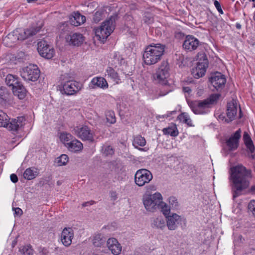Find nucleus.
<instances>
[{"label":"nucleus","instance_id":"obj_1","mask_svg":"<svg viewBox=\"0 0 255 255\" xmlns=\"http://www.w3.org/2000/svg\"><path fill=\"white\" fill-rule=\"evenodd\" d=\"M251 178V170L242 165L231 168L229 180L233 199L241 195L249 188Z\"/></svg>","mask_w":255,"mask_h":255},{"label":"nucleus","instance_id":"obj_2","mask_svg":"<svg viewBox=\"0 0 255 255\" xmlns=\"http://www.w3.org/2000/svg\"><path fill=\"white\" fill-rule=\"evenodd\" d=\"M39 30L38 27H30L26 29H17L5 36L2 40L3 43L7 46L11 47L17 40H23L35 35Z\"/></svg>","mask_w":255,"mask_h":255},{"label":"nucleus","instance_id":"obj_3","mask_svg":"<svg viewBox=\"0 0 255 255\" xmlns=\"http://www.w3.org/2000/svg\"><path fill=\"white\" fill-rule=\"evenodd\" d=\"M165 50V46L160 44H151L146 47L143 54L144 62L152 65L160 60Z\"/></svg>","mask_w":255,"mask_h":255},{"label":"nucleus","instance_id":"obj_4","mask_svg":"<svg viewBox=\"0 0 255 255\" xmlns=\"http://www.w3.org/2000/svg\"><path fill=\"white\" fill-rule=\"evenodd\" d=\"M115 17L111 16L95 29V35L99 40L104 41L108 38L115 29Z\"/></svg>","mask_w":255,"mask_h":255},{"label":"nucleus","instance_id":"obj_5","mask_svg":"<svg viewBox=\"0 0 255 255\" xmlns=\"http://www.w3.org/2000/svg\"><path fill=\"white\" fill-rule=\"evenodd\" d=\"M162 200V196L160 193L153 194H146L143 196L142 202L145 209L153 212L158 209L159 205Z\"/></svg>","mask_w":255,"mask_h":255},{"label":"nucleus","instance_id":"obj_6","mask_svg":"<svg viewBox=\"0 0 255 255\" xmlns=\"http://www.w3.org/2000/svg\"><path fill=\"white\" fill-rule=\"evenodd\" d=\"M72 132L83 141L93 142L94 132L86 125H79L73 128Z\"/></svg>","mask_w":255,"mask_h":255},{"label":"nucleus","instance_id":"obj_7","mask_svg":"<svg viewBox=\"0 0 255 255\" xmlns=\"http://www.w3.org/2000/svg\"><path fill=\"white\" fill-rule=\"evenodd\" d=\"M198 57L199 61L196 68L193 69L192 72L193 76L196 79L202 77L205 75L208 66V59L204 53L198 54Z\"/></svg>","mask_w":255,"mask_h":255},{"label":"nucleus","instance_id":"obj_8","mask_svg":"<svg viewBox=\"0 0 255 255\" xmlns=\"http://www.w3.org/2000/svg\"><path fill=\"white\" fill-rule=\"evenodd\" d=\"M40 76V71L36 65L29 64L21 71V76L26 81H35Z\"/></svg>","mask_w":255,"mask_h":255},{"label":"nucleus","instance_id":"obj_9","mask_svg":"<svg viewBox=\"0 0 255 255\" xmlns=\"http://www.w3.org/2000/svg\"><path fill=\"white\" fill-rule=\"evenodd\" d=\"M169 65L167 61H163L154 75V78L162 85H166L167 78L169 76Z\"/></svg>","mask_w":255,"mask_h":255},{"label":"nucleus","instance_id":"obj_10","mask_svg":"<svg viewBox=\"0 0 255 255\" xmlns=\"http://www.w3.org/2000/svg\"><path fill=\"white\" fill-rule=\"evenodd\" d=\"M189 106L195 114L202 115L208 113L211 106L205 99L202 101H194L189 103Z\"/></svg>","mask_w":255,"mask_h":255},{"label":"nucleus","instance_id":"obj_11","mask_svg":"<svg viewBox=\"0 0 255 255\" xmlns=\"http://www.w3.org/2000/svg\"><path fill=\"white\" fill-rule=\"evenodd\" d=\"M152 179L150 171L145 169L137 170L134 176L135 184L138 186H142L149 183Z\"/></svg>","mask_w":255,"mask_h":255},{"label":"nucleus","instance_id":"obj_12","mask_svg":"<svg viewBox=\"0 0 255 255\" xmlns=\"http://www.w3.org/2000/svg\"><path fill=\"white\" fill-rule=\"evenodd\" d=\"M82 84L74 80H68L62 84L63 91L67 95H73L78 92L82 88Z\"/></svg>","mask_w":255,"mask_h":255},{"label":"nucleus","instance_id":"obj_13","mask_svg":"<svg viewBox=\"0 0 255 255\" xmlns=\"http://www.w3.org/2000/svg\"><path fill=\"white\" fill-rule=\"evenodd\" d=\"M37 50L39 54L46 59H51L54 55V48L48 45L45 41H41L38 43Z\"/></svg>","mask_w":255,"mask_h":255},{"label":"nucleus","instance_id":"obj_14","mask_svg":"<svg viewBox=\"0 0 255 255\" xmlns=\"http://www.w3.org/2000/svg\"><path fill=\"white\" fill-rule=\"evenodd\" d=\"M210 81L217 90H219L224 87L226 79L224 75L220 72H216L212 75Z\"/></svg>","mask_w":255,"mask_h":255},{"label":"nucleus","instance_id":"obj_15","mask_svg":"<svg viewBox=\"0 0 255 255\" xmlns=\"http://www.w3.org/2000/svg\"><path fill=\"white\" fill-rule=\"evenodd\" d=\"M166 225L168 229L173 231L177 229L178 225L182 221V218L180 216L176 213H172L165 218Z\"/></svg>","mask_w":255,"mask_h":255},{"label":"nucleus","instance_id":"obj_16","mask_svg":"<svg viewBox=\"0 0 255 255\" xmlns=\"http://www.w3.org/2000/svg\"><path fill=\"white\" fill-rule=\"evenodd\" d=\"M74 238V232L71 228H64L60 236V240L62 244L66 247H69Z\"/></svg>","mask_w":255,"mask_h":255},{"label":"nucleus","instance_id":"obj_17","mask_svg":"<svg viewBox=\"0 0 255 255\" xmlns=\"http://www.w3.org/2000/svg\"><path fill=\"white\" fill-rule=\"evenodd\" d=\"M199 45V40L192 35H188L186 36L183 44V48L188 51L196 50Z\"/></svg>","mask_w":255,"mask_h":255},{"label":"nucleus","instance_id":"obj_18","mask_svg":"<svg viewBox=\"0 0 255 255\" xmlns=\"http://www.w3.org/2000/svg\"><path fill=\"white\" fill-rule=\"evenodd\" d=\"M241 137V130L239 129L232 135L226 142L228 150L234 151L239 146V139Z\"/></svg>","mask_w":255,"mask_h":255},{"label":"nucleus","instance_id":"obj_19","mask_svg":"<svg viewBox=\"0 0 255 255\" xmlns=\"http://www.w3.org/2000/svg\"><path fill=\"white\" fill-rule=\"evenodd\" d=\"M107 246L114 255H119L122 251V246L118 240L114 238H109L107 241Z\"/></svg>","mask_w":255,"mask_h":255},{"label":"nucleus","instance_id":"obj_20","mask_svg":"<svg viewBox=\"0 0 255 255\" xmlns=\"http://www.w3.org/2000/svg\"><path fill=\"white\" fill-rule=\"evenodd\" d=\"M89 87L92 89L100 88L103 89L108 88L109 85L107 80L102 77H95L93 78L90 84Z\"/></svg>","mask_w":255,"mask_h":255},{"label":"nucleus","instance_id":"obj_21","mask_svg":"<svg viewBox=\"0 0 255 255\" xmlns=\"http://www.w3.org/2000/svg\"><path fill=\"white\" fill-rule=\"evenodd\" d=\"M66 39L69 44L77 46L80 45L84 40L83 35L79 33H70L66 36Z\"/></svg>","mask_w":255,"mask_h":255},{"label":"nucleus","instance_id":"obj_22","mask_svg":"<svg viewBox=\"0 0 255 255\" xmlns=\"http://www.w3.org/2000/svg\"><path fill=\"white\" fill-rule=\"evenodd\" d=\"M24 121V117H18L17 119H12L10 122H8L7 126H5V128L11 131H17L23 126Z\"/></svg>","mask_w":255,"mask_h":255},{"label":"nucleus","instance_id":"obj_23","mask_svg":"<svg viewBox=\"0 0 255 255\" xmlns=\"http://www.w3.org/2000/svg\"><path fill=\"white\" fill-rule=\"evenodd\" d=\"M238 104L235 101H232L227 104V116L229 122L233 121L237 114ZM229 122V121L228 122Z\"/></svg>","mask_w":255,"mask_h":255},{"label":"nucleus","instance_id":"obj_24","mask_svg":"<svg viewBox=\"0 0 255 255\" xmlns=\"http://www.w3.org/2000/svg\"><path fill=\"white\" fill-rule=\"evenodd\" d=\"M66 147L70 151L76 153L82 151L83 145L80 141L74 138L68 145H66Z\"/></svg>","mask_w":255,"mask_h":255},{"label":"nucleus","instance_id":"obj_25","mask_svg":"<svg viewBox=\"0 0 255 255\" xmlns=\"http://www.w3.org/2000/svg\"><path fill=\"white\" fill-rule=\"evenodd\" d=\"M106 76L110 78L113 81L116 82V84H119L121 82L122 76L119 75L113 68L108 67L106 70Z\"/></svg>","mask_w":255,"mask_h":255},{"label":"nucleus","instance_id":"obj_26","mask_svg":"<svg viewBox=\"0 0 255 255\" xmlns=\"http://www.w3.org/2000/svg\"><path fill=\"white\" fill-rule=\"evenodd\" d=\"M85 21V16L81 15L79 12L74 13V15L70 18V22L71 24L75 26H78L84 23Z\"/></svg>","mask_w":255,"mask_h":255},{"label":"nucleus","instance_id":"obj_27","mask_svg":"<svg viewBox=\"0 0 255 255\" xmlns=\"http://www.w3.org/2000/svg\"><path fill=\"white\" fill-rule=\"evenodd\" d=\"M165 226V222L161 216L154 217L151 219V226L153 228L163 230Z\"/></svg>","mask_w":255,"mask_h":255},{"label":"nucleus","instance_id":"obj_28","mask_svg":"<svg viewBox=\"0 0 255 255\" xmlns=\"http://www.w3.org/2000/svg\"><path fill=\"white\" fill-rule=\"evenodd\" d=\"M13 94L18 97L19 99H23L26 95V90L24 87L18 83L12 89Z\"/></svg>","mask_w":255,"mask_h":255},{"label":"nucleus","instance_id":"obj_29","mask_svg":"<svg viewBox=\"0 0 255 255\" xmlns=\"http://www.w3.org/2000/svg\"><path fill=\"white\" fill-rule=\"evenodd\" d=\"M243 139L247 149L250 152L254 153L255 150V148L250 136L247 132H244Z\"/></svg>","mask_w":255,"mask_h":255},{"label":"nucleus","instance_id":"obj_30","mask_svg":"<svg viewBox=\"0 0 255 255\" xmlns=\"http://www.w3.org/2000/svg\"><path fill=\"white\" fill-rule=\"evenodd\" d=\"M146 140L143 137L138 135L134 137L132 145L135 148L140 150H143V148H138V146H144L146 144Z\"/></svg>","mask_w":255,"mask_h":255},{"label":"nucleus","instance_id":"obj_31","mask_svg":"<svg viewBox=\"0 0 255 255\" xmlns=\"http://www.w3.org/2000/svg\"><path fill=\"white\" fill-rule=\"evenodd\" d=\"M162 131L164 134L170 135L172 136H177L178 135V130L175 124H172L167 128H164Z\"/></svg>","mask_w":255,"mask_h":255},{"label":"nucleus","instance_id":"obj_32","mask_svg":"<svg viewBox=\"0 0 255 255\" xmlns=\"http://www.w3.org/2000/svg\"><path fill=\"white\" fill-rule=\"evenodd\" d=\"M106 240L103 235L98 234L93 237V244L95 247H101L105 244Z\"/></svg>","mask_w":255,"mask_h":255},{"label":"nucleus","instance_id":"obj_33","mask_svg":"<svg viewBox=\"0 0 255 255\" xmlns=\"http://www.w3.org/2000/svg\"><path fill=\"white\" fill-rule=\"evenodd\" d=\"M74 138V137L71 133L65 131L61 132L59 135V139L60 141L66 147Z\"/></svg>","mask_w":255,"mask_h":255},{"label":"nucleus","instance_id":"obj_34","mask_svg":"<svg viewBox=\"0 0 255 255\" xmlns=\"http://www.w3.org/2000/svg\"><path fill=\"white\" fill-rule=\"evenodd\" d=\"M5 82L7 86L12 87V89L14 88L19 83H18L16 78L11 74H8L5 78Z\"/></svg>","mask_w":255,"mask_h":255},{"label":"nucleus","instance_id":"obj_35","mask_svg":"<svg viewBox=\"0 0 255 255\" xmlns=\"http://www.w3.org/2000/svg\"><path fill=\"white\" fill-rule=\"evenodd\" d=\"M159 204L158 209H161V211L165 218L172 214L170 213V208L163 201V200H161V202Z\"/></svg>","mask_w":255,"mask_h":255},{"label":"nucleus","instance_id":"obj_36","mask_svg":"<svg viewBox=\"0 0 255 255\" xmlns=\"http://www.w3.org/2000/svg\"><path fill=\"white\" fill-rule=\"evenodd\" d=\"M178 119L181 122L185 123L189 126H192V120L187 113H184L179 115L178 116Z\"/></svg>","mask_w":255,"mask_h":255},{"label":"nucleus","instance_id":"obj_37","mask_svg":"<svg viewBox=\"0 0 255 255\" xmlns=\"http://www.w3.org/2000/svg\"><path fill=\"white\" fill-rule=\"evenodd\" d=\"M36 171H34L31 168L26 169L23 173V177L27 180H31L34 179L36 175Z\"/></svg>","mask_w":255,"mask_h":255},{"label":"nucleus","instance_id":"obj_38","mask_svg":"<svg viewBox=\"0 0 255 255\" xmlns=\"http://www.w3.org/2000/svg\"><path fill=\"white\" fill-rule=\"evenodd\" d=\"M19 251L22 255H33V250L30 245L22 246L19 248Z\"/></svg>","mask_w":255,"mask_h":255},{"label":"nucleus","instance_id":"obj_39","mask_svg":"<svg viewBox=\"0 0 255 255\" xmlns=\"http://www.w3.org/2000/svg\"><path fill=\"white\" fill-rule=\"evenodd\" d=\"M9 119L8 116L4 112L0 111V127L7 126V123Z\"/></svg>","mask_w":255,"mask_h":255},{"label":"nucleus","instance_id":"obj_40","mask_svg":"<svg viewBox=\"0 0 255 255\" xmlns=\"http://www.w3.org/2000/svg\"><path fill=\"white\" fill-rule=\"evenodd\" d=\"M69 161V157L66 154H62L56 159V163L58 166L65 165Z\"/></svg>","mask_w":255,"mask_h":255},{"label":"nucleus","instance_id":"obj_41","mask_svg":"<svg viewBox=\"0 0 255 255\" xmlns=\"http://www.w3.org/2000/svg\"><path fill=\"white\" fill-rule=\"evenodd\" d=\"M106 118L107 123L111 124H115L116 122L115 113L112 111H109L106 113Z\"/></svg>","mask_w":255,"mask_h":255},{"label":"nucleus","instance_id":"obj_42","mask_svg":"<svg viewBox=\"0 0 255 255\" xmlns=\"http://www.w3.org/2000/svg\"><path fill=\"white\" fill-rule=\"evenodd\" d=\"M248 208L250 215L255 219V200H251L249 202Z\"/></svg>","mask_w":255,"mask_h":255},{"label":"nucleus","instance_id":"obj_43","mask_svg":"<svg viewBox=\"0 0 255 255\" xmlns=\"http://www.w3.org/2000/svg\"><path fill=\"white\" fill-rule=\"evenodd\" d=\"M220 96V94H214L205 100L206 101L208 102L209 105L211 106L217 102V101L219 99Z\"/></svg>","mask_w":255,"mask_h":255},{"label":"nucleus","instance_id":"obj_44","mask_svg":"<svg viewBox=\"0 0 255 255\" xmlns=\"http://www.w3.org/2000/svg\"><path fill=\"white\" fill-rule=\"evenodd\" d=\"M102 153L105 156L112 155L114 154V151L113 148L111 146H103L102 147Z\"/></svg>","mask_w":255,"mask_h":255},{"label":"nucleus","instance_id":"obj_45","mask_svg":"<svg viewBox=\"0 0 255 255\" xmlns=\"http://www.w3.org/2000/svg\"><path fill=\"white\" fill-rule=\"evenodd\" d=\"M8 92L5 88L1 87L0 88V99L6 101L8 99Z\"/></svg>","mask_w":255,"mask_h":255},{"label":"nucleus","instance_id":"obj_46","mask_svg":"<svg viewBox=\"0 0 255 255\" xmlns=\"http://www.w3.org/2000/svg\"><path fill=\"white\" fill-rule=\"evenodd\" d=\"M169 203L173 208H176L178 206V202L177 199L173 196L169 198Z\"/></svg>","mask_w":255,"mask_h":255},{"label":"nucleus","instance_id":"obj_47","mask_svg":"<svg viewBox=\"0 0 255 255\" xmlns=\"http://www.w3.org/2000/svg\"><path fill=\"white\" fill-rule=\"evenodd\" d=\"M102 18V13L101 12L97 11L94 15L93 19V21L96 22H99Z\"/></svg>","mask_w":255,"mask_h":255},{"label":"nucleus","instance_id":"obj_48","mask_svg":"<svg viewBox=\"0 0 255 255\" xmlns=\"http://www.w3.org/2000/svg\"><path fill=\"white\" fill-rule=\"evenodd\" d=\"M176 113V111H173L171 112H168L167 114L163 115H158L156 116V118L158 120H160L161 118H167L168 117H170L171 115H174Z\"/></svg>","mask_w":255,"mask_h":255},{"label":"nucleus","instance_id":"obj_49","mask_svg":"<svg viewBox=\"0 0 255 255\" xmlns=\"http://www.w3.org/2000/svg\"><path fill=\"white\" fill-rule=\"evenodd\" d=\"M13 210L14 211V215L16 216H20L22 214V210L18 207L13 208Z\"/></svg>","mask_w":255,"mask_h":255},{"label":"nucleus","instance_id":"obj_50","mask_svg":"<svg viewBox=\"0 0 255 255\" xmlns=\"http://www.w3.org/2000/svg\"><path fill=\"white\" fill-rule=\"evenodd\" d=\"M10 180L13 183H16L18 181V178L16 174H12L10 176Z\"/></svg>","mask_w":255,"mask_h":255},{"label":"nucleus","instance_id":"obj_51","mask_svg":"<svg viewBox=\"0 0 255 255\" xmlns=\"http://www.w3.org/2000/svg\"><path fill=\"white\" fill-rule=\"evenodd\" d=\"M120 167H118L117 169H116V172H117L118 174H124L125 173V172H126V170H125V168H124V167L122 166L120 168V169H119Z\"/></svg>","mask_w":255,"mask_h":255},{"label":"nucleus","instance_id":"obj_52","mask_svg":"<svg viewBox=\"0 0 255 255\" xmlns=\"http://www.w3.org/2000/svg\"><path fill=\"white\" fill-rule=\"evenodd\" d=\"M110 195H111V198L114 201L116 200L117 199V198H118L117 194L115 191L111 192V193H110Z\"/></svg>","mask_w":255,"mask_h":255},{"label":"nucleus","instance_id":"obj_53","mask_svg":"<svg viewBox=\"0 0 255 255\" xmlns=\"http://www.w3.org/2000/svg\"><path fill=\"white\" fill-rule=\"evenodd\" d=\"M214 3L215 6L216 7L217 10L221 7L220 3L218 0H215L214 1Z\"/></svg>","mask_w":255,"mask_h":255},{"label":"nucleus","instance_id":"obj_54","mask_svg":"<svg viewBox=\"0 0 255 255\" xmlns=\"http://www.w3.org/2000/svg\"><path fill=\"white\" fill-rule=\"evenodd\" d=\"M183 91L185 93H190L191 92V89L189 87H183Z\"/></svg>","mask_w":255,"mask_h":255},{"label":"nucleus","instance_id":"obj_55","mask_svg":"<svg viewBox=\"0 0 255 255\" xmlns=\"http://www.w3.org/2000/svg\"><path fill=\"white\" fill-rule=\"evenodd\" d=\"M94 203V202L93 201H91L90 202H85L82 204L83 207H86L88 205H92Z\"/></svg>","mask_w":255,"mask_h":255},{"label":"nucleus","instance_id":"obj_56","mask_svg":"<svg viewBox=\"0 0 255 255\" xmlns=\"http://www.w3.org/2000/svg\"><path fill=\"white\" fill-rule=\"evenodd\" d=\"M217 10L218 11V12L220 14H223V10H222L221 7L220 8L218 9Z\"/></svg>","mask_w":255,"mask_h":255},{"label":"nucleus","instance_id":"obj_57","mask_svg":"<svg viewBox=\"0 0 255 255\" xmlns=\"http://www.w3.org/2000/svg\"><path fill=\"white\" fill-rule=\"evenodd\" d=\"M28 2H33L36 1L37 0H26Z\"/></svg>","mask_w":255,"mask_h":255},{"label":"nucleus","instance_id":"obj_58","mask_svg":"<svg viewBox=\"0 0 255 255\" xmlns=\"http://www.w3.org/2000/svg\"><path fill=\"white\" fill-rule=\"evenodd\" d=\"M236 27L237 28L239 29L241 28V25L239 24H237V25H236Z\"/></svg>","mask_w":255,"mask_h":255},{"label":"nucleus","instance_id":"obj_59","mask_svg":"<svg viewBox=\"0 0 255 255\" xmlns=\"http://www.w3.org/2000/svg\"><path fill=\"white\" fill-rule=\"evenodd\" d=\"M250 2H255V0H248Z\"/></svg>","mask_w":255,"mask_h":255},{"label":"nucleus","instance_id":"obj_60","mask_svg":"<svg viewBox=\"0 0 255 255\" xmlns=\"http://www.w3.org/2000/svg\"><path fill=\"white\" fill-rule=\"evenodd\" d=\"M241 109H240V118H241Z\"/></svg>","mask_w":255,"mask_h":255},{"label":"nucleus","instance_id":"obj_61","mask_svg":"<svg viewBox=\"0 0 255 255\" xmlns=\"http://www.w3.org/2000/svg\"><path fill=\"white\" fill-rule=\"evenodd\" d=\"M123 74L125 75V76H126V75H128V74H127L125 72H124Z\"/></svg>","mask_w":255,"mask_h":255},{"label":"nucleus","instance_id":"obj_62","mask_svg":"<svg viewBox=\"0 0 255 255\" xmlns=\"http://www.w3.org/2000/svg\"><path fill=\"white\" fill-rule=\"evenodd\" d=\"M254 189H255V187H252V189H253V190H254Z\"/></svg>","mask_w":255,"mask_h":255},{"label":"nucleus","instance_id":"obj_63","mask_svg":"<svg viewBox=\"0 0 255 255\" xmlns=\"http://www.w3.org/2000/svg\"><path fill=\"white\" fill-rule=\"evenodd\" d=\"M253 7H255V3H254V4H253Z\"/></svg>","mask_w":255,"mask_h":255}]
</instances>
